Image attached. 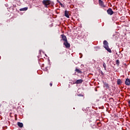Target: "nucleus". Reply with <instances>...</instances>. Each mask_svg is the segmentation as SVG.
I'll list each match as a JSON object with an SVG mask.
<instances>
[{
    "label": "nucleus",
    "mask_w": 130,
    "mask_h": 130,
    "mask_svg": "<svg viewBox=\"0 0 130 130\" xmlns=\"http://www.w3.org/2000/svg\"><path fill=\"white\" fill-rule=\"evenodd\" d=\"M103 44H104V47L105 48V49H106V50H107L108 52H110V53H111L112 51H111V49L109 48V46H108V42H107V41L106 40L104 41Z\"/></svg>",
    "instance_id": "f257e3e1"
},
{
    "label": "nucleus",
    "mask_w": 130,
    "mask_h": 130,
    "mask_svg": "<svg viewBox=\"0 0 130 130\" xmlns=\"http://www.w3.org/2000/svg\"><path fill=\"white\" fill-rule=\"evenodd\" d=\"M42 4L45 5L46 8H47V6L51 4V1L50 0H44L42 1Z\"/></svg>",
    "instance_id": "f03ea898"
},
{
    "label": "nucleus",
    "mask_w": 130,
    "mask_h": 130,
    "mask_svg": "<svg viewBox=\"0 0 130 130\" xmlns=\"http://www.w3.org/2000/svg\"><path fill=\"white\" fill-rule=\"evenodd\" d=\"M99 5L101 8H104L106 7V5H104V2L102 0H99Z\"/></svg>",
    "instance_id": "7ed1b4c3"
},
{
    "label": "nucleus",
    "mask_w": 130,
    "mask_h": 130,
    "mask_svg": "<svg viewBox=\"0 0 130 130\" xmlns=\"http://www.w3.org/2000/svg\"><path fill=\"white\" fill-rule=\"evenodd\" d=\"M107 14L110 15V16H112V15H113V14H114V12H113V11H112V9H111V8H109L107 10Z\"/></svg>",
    "instance_id": "20e7f679"
},
{
    "label": "nucleus",
    "mask_w": 130,
    "mask_h": 130,
    "mask_svg": "<svg viewBox=\"0 0 130 130\" xmlns=\"http://www.w3.org/2000/svg\"><path fill=\"white\" fill-rule=\"evenodd\" d=\"M63 45L66 46V48H70L71 47V45L68 42V41L63 43Z\"/></svg>",
    "instance_id": "39448f33"
},
{
    "label": "nucleus",
    "mask_w": 130,
    "mask_h": 130,
    "mask_svg": "<svg viewBox=\"0 0 130 130\" xmlns=\"http://www.w3.org/2000/svg\"><path fill=\"white\" fill-rule=\"evenodd\" d=\"M125 84L126 86H129L130 85V80L128 78L125 79Z\"/></svg>",
    "instance_id": "423d86ee"
},
{
    "label": "nucleus",
    "mask_w": 130,
    "mask_h": 130,
    "mask_svg": "<svg viewBox=\"0 0 130 130\" xmlns=\"http://www.w3.org/2000/svg\"><path fill=\"white\" fill-rule=\"evenodd\" d=\"M61 37L62 39V41L66 42V41H68V39H67V37L64 35H61Z\"/></svg>",
    "instance_id": "0eeeda50"
},
{
    "label": "nucleus",
    "mask_w": 130,
    "mask_h": 130,
    "mask_svg": "<svg viewBox=\"0 0 130 130\" xmlns=\"http://www.w3.org/2000/svg\"><path fill=\"white\" fill-rule=\"evenodd\" d=\"M83 82H84V80H83L82 79H78V80H76L75 84H82V83H83Z\"/></svg>",
    "instance_id": "6e6552de"
},
{
    "label": "nucleus",
    "mask_w": 130,
    "mask_h": 130,
    "mask_svg": "<svg viewBox=\"0 0 130 130\" xmlns=\"http://www.w3.org/2000/svg\"><path fill=\"white\" fill-rule=\"evenodd\" d=\"M104 87L108 89L109 88V84L106 82H104Z\"/></svg>",
    "instance_id": "1a4fd4ad"
},
{
    "label": "nucleus",
    "mask_w": 130,
    "mask_h": 130,
    "mask_svg": "<svg viewBox=\"0 0 130 130\" xmlns=\"http://www.w3.org/2000/svg\"><path fill=\"white\" fill-rule=\"evenodd\" d=\"M117 85H121L122 84V81L120 79H118L117 80Z\"/></svg>",
    "instance_id": "9d476101"
},
{
    "label": "nucleus",
    "mask_w": 130,
    "mask_h": 130,
    "mask_svg": "<svg viewBox=\"0 0 130 130\" xmlns=\"http://www.w3.org/2000/svg\"><path fill=\"white\" fill-rule=\"evenodd\" d=\"M69 13L67 11H65L64 12V16H66L67 18H70V16L69 15Z\"/></svg>",
    "instance_id": "9b49d317"
},
{
    "label": "nucleus",
    "mask_w": 130,
    "mask_h": 130,
    "mask_svg": "<svg viewBox=\"0 0 130 130\" xmlns=\"http://www.w3.org/2000/svg\"><path fill=\"white\" fill-rule=\"evenodd\" d=\"M75 72H77L78 74H82V71H81V70L78 69V68L76 69Z\"/></svg>",
    "instance_id": "f8f14e48"
},
{
    "label": "nucleus",
    "mask_w": 130,
    "mask_h": 130,
    "mask_svg": "<svg viewBox=\"0 0 130 130\" xmlns=\"http://www.w3.org/2000/svg\"><path fill=\"white\" fill-rule=\"evenodd\" d=\"M28 10V7H25L23 8H21L19 9V11H27Z\"/></svg>",
    "instance_id": "ddd939ff"
},
{
    "label": "nucleus",
    "mask_w": 130,
    "mask_h": 130,
    "mask_svg": "<svg viewBox=\"0 0 130 130\" xmlns=\"http://www.w3.org/2000/svg\"><path fill=\"white\" fill-rule=\"evenodd\" d=\"M17 124L18 125V126H19V127H23V124L20 122H18L17 123Z\"/></svg>",
    "instance_id": "4468645a"
},
{
    "label": "nucleus",
    "mask_w": 130,
    "mask_h": 130,
    "mask_svg": "<svg viewBox=\"0 0 130 130\" xmlns=\"http://www.w3.org/2000/svg\"><path fill=\"white\" fill-rule=\"evenodd\" d=\"M103 66L105 71H106V63H105V62H104L103 64Z\"/></svg>",
    "instance_id": "2eb2a0df"
},
{
    "label": "nucleus",
    "mask_w": 130,
    "mask_h": 130,
    "mask_svg": "<svg viewBox=\"0 0 130 130\" xmlns=\"http://www.w3.org/2000/svg\"><path fill=\"white\" fill-rule=\"evenodd\" d=\"M116 64H117V66H119V60L118 59L116 60Z\"/></svg>",
    "instance_id": "dca6fc26"
},
{
    "label": "nucleus",
    "mask_w": 130,
    "mask_h": 130,
    "mask_svg": "<svg viewBox=\"0 0 130 130\" xmlns=\"http://www.w3.org/2000/svg\"><path fill=\"white\" fill-rule=\"evenodd\" d=\"M78 96H79V97H83L84 96V95L82 94H78Z\"/></svg>",
    "instance_id": "f3484780"
},
{
    "label": "nucleus",
    "mask_w": 130,
    "mask_h": 130,
    "mask_svg": "<svg viewBox=\"0 0 130 130\" xmlns=\"http://www.w3.org/2000/svg\"><path fill=\"white\" fill-rule=\"evenodd\" d=\"M79 54L80 55V58H82V57H83V54H82V53H79Z\"/></svg>",
    "instance_id": "a211bd4d"
},
{
    "label": "nucleus",
    "mask_w": 130,
    "mask_h": 130,
    "mask_svg": "<svg viewBox=\"0 0 130 130\" xmlns=\"http://www.w3.org/2000/svg\"><path fill=\"white\" fill-rule=\"evenodd\" d=\"M50 86L51 87V86H52V83H50Z\"/></svg>",
    "instance_id": "6ab92c4d"
},
{
    "label": "nucleus",
    "mask_w": 130,
    "mask_h": 130,
    "mask_svg": "<svg viewBox=\"0 0 130 130\" xmlns=\"http://www.w3.org/2000/svg\"><path fill=\"white\" fill-rule=\"evenodd\" d=\"M0 107H2V104H0Z\"/></svg>",
    "instance_id": "aec40b11"
},
{
    "label": "nucleus",
    "mask_w": 130,
    "mask_h": 130,
    "mask_svg": "<svg viewBox=\"0 0 130 130\" xmlns=\"http://www.w3.org/2000/svg\"><path fill=\"white\" fill-rule=\"evenodd\" d=\"M128 103L130 104V101H129V102H128Z\"/></svg>",
    "instance_id": "412c9836"
}]
</instances>
